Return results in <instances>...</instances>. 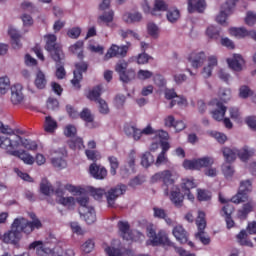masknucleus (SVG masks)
<instances>
[{
  "instance_id": "obj_8",
  "label": "nucleus",
  "mask_w": 256,
  "mask_h": 256,
  "mask_svg": "<svg viewBox=\"0 0 256 256\" xmlns=\"http://www.w3.org/2000/svg\"><path fill=\"white\" fill-rule=\"evenodd\" d=\"M147 235L151 241L153 247H157V245H167L168 247H173L174 243L169 240L167 237V232L164 230H160L158 233L155 232L153 226L147 227Z\"/></svg>"
},
{
  "instance_id": "obj_48",
  "label": "nucleus",
  "mask_w": 256,
  "mask_h": 256,
  "mask_svg": "<svg viewBox=\"0 0 256 256\" xmlns=\"http://www.w3.org/2000/svg\"><path fill=\"white\" fill-rule=\"evenodd\" d=\"M195 187H197V185L195 184V180H193V178L182 179L181 189L183 192L191 191V189H195Z\"/></svg>"
},
{
  "instance_id": "obj_40",
  "label": "nucleus",
  "mask_w": 256,
  "mask_h": 256,
  "mask_svg": "<svg viewBox=\"0 0 256 256\" xmlns=\"http://www.w3.org/2000/svg\"><path fill=\"white\" fill-rule=\"evenodd\" d=\"M57 129V121H55L51 116H46L44 122V130L46 133H55Z\"/></svg>"
},
{
  "instance_id": "obj_9",
  "label": "nucleus",
  "mask_w": 256,
  "mask_h": 256,
  "mask_svg": "<svg viewBox=\"0 0 256 256\" xmlns=\"http://www.w3.org/2000/svg\"><path fill=\"white\" fill-rule=\"evenodd\" d=\"M127 67H129V63H127V61L125 60H120L115 66V71L116 73H118L120 81H122V83H129L133 81L135 77H137V73H135V70H127Z\"/></svg>"
},
{
  "instance_id": "obj_56",
  "label": "nucleus",
  "mask_w": 256,
  "mask_h": 256,
  "mask_svg": "<svg viewBox=\"0 0 256 256\" xmlns=\"http://www.w3.org/2000/svg\"><path fill=\"white\" fill-rule=\"evenodd\" d=\"M51 163L56 169H65L67 167V161L63 158H52Z\"/></svg>"
},
{
  "instance_id": "obj_31",
  "label": "nucleus",
  "mask_w": 256,
  "mask_h": 256,
  "mask_svg": "<svg viewBox=\"0 0 256 256\" xmlns=\"http://www.w3.org/2000/svg\"><path fill=\"white\" fill-rule=\"evenodd\" d=\"M78 205L80 206L78 211L80 215L85 214V211L91 209L92 207L89 206V196L87 195H80L76 198Z\"/></svg>"
},
{
  "instance_id": "obj_7",
  "label": "nucleus",
  "mask_w": 256,
  "mask_h": 256,
  "mask_svg": "<svg viewBox=\"0 0 256 256\" xmlns=\"http://www.w3.org/2000/svg\"><path fill=\"white\" fill-rule=\"evenodd\" d=\"M163 182L164 194L169 196V189H175V180L170 170L158 172L151 177V183Z\"/></svg>"
},
{
  "instance_id": "obj_41",
  "label": "nucleus",
  "mask_w": 256,
  "mask_h": 256,
  "mask_svg": "<svg viewBox=\"0 0 256 256\" xmlns=\"http://www.w3.org/2000/svg\"><path fill=\"white\" fill-rule=\"evenodd\" d=\"M141 19H143V16L139 12L126 13L123 15V21H125V23H139Z\"/></svg>"
},
{
  "instance_id": "obj_63",
  "label": "nucleus",
  "mask_w": 256,
  "mask_h": 256,
  "mask_svg": "<svg viewBox=\"0 0 256 256\" xmlns=\"http://www.w3.org/2000/svg\"><path fill=\"white\" fill-rule=\"evenodd\" d=\"M67 35L70 39H79L81 36V29L79 27H73L67 31Z\"/></svg>"
},
{
  "instance_id": "obj_26",
  "label": "nucleus",
  "mask_w": 256,
  "mask_h": 256,
  "mask_svg": "<svg viewBox=\"0 0 256 256\" xmlns=\"http://www.w3.org/2000/svg\"><path fill=\"white\" fill-rule=\"evenodd\" d=\"M227 63L230 69H233V71H241L243 69V64L245 63V60L241 55L234 54L232 59H227Z\"/></svg>"
},
{
  "instance_id": "obj_12",
  "label": "nucleus",
  "mask_w": 256,
  "mask_h": 256,
  "mask_svg": "<svg viewBox=\"0 0 256 256\" xmlns=\"http://www.w3.org/2000/svg\"><path fill=\"white\" fill-rule=\"evenodd\" d=\"M75 70L73 71L74 78L71 80L73 87L81 89V81H83V73H87L89 63L85 61L76 62Z\"/></svg>"
},
{
  "instance_id": "obj_32",
  "label": "nucleus",
  "mask_w": 256,
  "mask_h": 256,
  "mask_svg": "<svg viewBox=\"0 0 256 256\" xmlns=\"http://www.w3.org/2000/svg\"><path fill=\"white\" fill-rule=\"evenodd\" d=\"M40 193H42V195H45L46 197H49L51 193H55V189H53V185H51V182H49L47 178H43L40 183Z\"/></svg>"
},
{
  "instance_id": "obj_24",
  "label": "nucleus",
  "mask_w": 256,
  "mask_h": 256,
  "mask_svg": "<svg viewBox=\"0 0 256 256\" xmlns=\"http://www.w3.org/2000/svg\"><path fill=\"white\" fill-rule=\"evenodd\" d=\"M105 253L108 256H133L135 252L131 249L115 248L113 246H108L105 248Z\"/></svg>"
},
{
  "instance_id": "obj_44",
  "label": "nucleus",
  "mask_w": 256,
  "mask_h": 256,
  "mask_svg": "<svg viewBox=\"0 0 256 256\" xmlns=\"http://www.w3.org/2000/svg\"><path fill=\"white\" fill-rule=\"evenodd\" d=\"M166 17L170 23H177V20L181 17V12L177 8H170L167 10Z\"/></svg>"
},
{
  "instance_id": "obj_19",
  "label": "nucleus",
  "mask_w": 256,
  "mask_h": 256,
  "mask_svg": "<svg viewBox=\"0 0 256 256\" xmlns=\"http://www.w3.org/2000/svg\"><path fill=\"white\" fill-rule=\"evenodd\" d=\"M169 198L171 203H173V205L176 206L178 209H180V207H183V201L185 200V196L181 193V189H179V186L171 189Z\"/></svg>"
},
{
  "instance_id": "obj_22",
  "label": "nucleus",
  "mask_w": 256,
  "mask_h": 256,
  "mask_svg": "<svg viewBox=\"0 0 256 256\" xmlns=\"http://www.w3.org/2000/svg\"><path fill=\"white\" fill-rule=\"evenodd\" d=\"M89 173L94 179L102 180L107 177V169L103 166L97 165V163H92L89 167Z\"/></svg>"
},
{
  "instance_id": "obj_61",
  "label": "nucleus",
  "mask_w": 256,
  "mask_h": 256,
  "mask_svg": "<svg viewBox=\"0 0 256 256\" xmlns=\"http://www.w3.org/2000/svg\"><path fill=\"white\" fill-rule=\"evenodd\" d=\"M125 101H127V97L123 94L116 95L114 99V104L117 109H121L123 105H125Z\"/></svg>"
},
{
  "instance_id": "obj_3",
  "label": "nucleus",
  "mask_w": 256,
  "mask_h": 256,
  "mask_svg": "<svg viewBox=\"0 0 256 256\" xmlns=\"http://www.w3.org/2000/svg\"><path fill=\"white\" fill-rule=\"evenodd\" d=\"M44 39L46 41L45 49L49 52L51 59L57 64L65 61V53H63L61 44L57 43V36L55 34H46Z\"/></svg>"
},
{
  "instance_id": "obj_50",
  "label": "nucleus",
  "mask_w": 256,
  "mask_h": 256,
  "mask_svg": "<svg viewBox=\"0 0 256 256\" xmlns=\"http://www.w3.org/2000/svg\"><path fill=\"white\" fill-rule=\"evenodd\" d=\"M222 173H223L224 177H226V178L233 177V175L235 173V169L231 165V162L226 161L222 165Z\"/></svg>"
},
{
  "instance_id": "obj_25",
  "label": "nucleus",
  "mask_w": 256,
  "mask_h": 256,
  "mask_svg": "<svg viewBox=\"0 0 256 256\" xmlns=\"http://www.w3.org/2000/svg\"><path fill=\"white\" fill-rule=\"evenodd\" d=\"M117 225L122 239L125 241H132L133 234H131V226L129 225V222L119 221Z\"/></svg>"
},
{
  "instance_id": "obj_33",
  "label": "nucleus",
  "mask_w": 256,
  "mask_h": 256,
  "mask_svg": "<svg viewBox=\"0 0 256 256\" xmlns=\"http://www.w3.org/2000/svg\"><path fill=\"white\" fill-rule=\"evenodd\" d=\"M80 217H83L87 225H93V223L97 221V214L95 213V208H88V210H86L84 214H80Z\"/></svg>"
},
{
  "instance_id": "obj_51",
  "label": "nucleus",
  "mask_w": 256,
  "mask_h": 256,
  "mask_svg": "<svg viewBox=\"0 0 256 256\" xmlns=\"http://www.w3.org/2000/svg\"><path fill=\"white\" fill-rule=\"evenodd\" d=\"M85 155H86L87 159L89 161H93V163H97V161H99V159H101V154L99 153V151H96V150L86 149Z\"/></svg>"
},
{
  "instance_id": "obj_1",
  "label": "nucleus",
  "mask_w": 256,
  "mask_h": 256,
  "mask_svg": "<svg viewBox=\"0 0 256 256\" xmlns=\"http://www.w3.org/2000/svg\"><path fill=\"white\" fill-rule=\"evenodd\" d=\"M28 249L29 251L36 250V255L38 256H75V251L71 248L66 249L63 253V248L61 245L58 244L55 248L51 249L41 240L30 243Z\"/></svg>"
},
{
  "instance_id": "obj_18",
  "label": "nucleus",
  "mask_w": 256,
  "mask_h": 256,
  "mask_svg": "<svg viewBox=\"0 0 256 256\" xmlns=\"http://www.w3.org/2000/svg\"><path fill=\"white\" fill-rule=\"evenodd\" d=\"M10 89V100L12 105H21V103L25 100V95L23 94V86L21 84H15Z\"/></svg>"
},
{
  "instance_id": "obj_30",
  "label": "nucleus",
  "mask_w": 256,
  "mask_h": 256,
  "mask_svg": "<svg viewBox=\"0 0 256 256\" xmlns=\"http://www.w3.org/2000/svg\"><path fill=\"white\" fill-rule=\"evenodd\" d=\"M102 93H103V86L97 85L88 92L87 99H89L90 101H94V103H97L101 101Z\"/></svg>"
},
{
  "instance_id": "obj_42",
  "label": "nucleus",
  "mask_w": 256,
  "mask_h": 256,
  "mask_svg": "<svg viewBox=\"0 0 256 256\" xmlns=\"http://www.w3.org/2000/svg\"><path fill=\"white\" fill-rule=\"evenodd\" d=\"M253 211V203L248 202L242 206V209L238 210L239 219H247V215Z\"/></svg>"
},
{
  "instance_id": "obj_20",
  "label": "nucleus",
  "mask_w": 256,
  "mask_h": 256,
  "mask_svg": "<svg viewBox=\"0 0 256 256\" xmlns=\"http://www.w3.org/2000/svg\"><path fill=\"white\" fill-rule=\"evenodd\" d=\"M205 59H207L205 52H192L188 57V61L194 69H199L205 63Z\"/></svg>"
},
{
  "instance_id": "obj_4",
  "label": "nucleus",
  "mask_w": 256,
  "mask_h": 256,
  "mask_svg": "<svg viewBox=\"0 0 256 256\" xmlns=\"http://www.w3.org/2000/svg\"><path fill=\"white\" fill-rule=\"evenodd\" d=\"M9 145H11V139L9 137L0 136V147L1 149H5L8 155L18 157L25 165H33V163H35V158L27 153V151H19L16 148H11Z\"/></svg>"
},
{
  "instance_id": "obj_36",
  "label": "nucleus",
  "mask_w": 256,
  "mask_h": 256,
  "mask_svg": "<svg viewBox=\"0 0 256 256\" xmlns=\"http://www.w3.org/2000/svg\"><path fill=\"white\" fill-rule=\"evenodd\" d=\"M67 145L72 151H76V149H85V144L81 137L71 138L67 141Z\"/></svg>"
},
{
  "instance_id": "obj_59",
  "label": "nucleus",
  "mask_w": 256,
  "mask_h": 256,
  "mask_svg": "<svg viewBox=\"0 0 256 256\" xmlns=\"http://www.w3.org/2000/svg\"><path fill=\"white\" fill-rule=\"evenodd\" d=\"M119 35L122 37V39H127V37H134V39H139V34L134 32L133 30H119Z\"/></svg>"
},
{
  "instance_id": "obj_58",
  "label": "nucleus",
  "mask_w": 256,
  "mask_h": 256,
  "mask_svg": "<svg viewBox=\"0 0 256 256\" xmlns=\"http://www.w3.org/2000/svg\"><path fill=\"white\" fill-rule=\"evenodd\" d=\"M153 77V72L149 70H139L137 73V78L140 81H147V79H151Z\"/></svg>"
},
{
  "instance_id": "obj_35",
  "label": "nucleus",
  "mask_w": 256,
  "mask_h": 256,
  "mask_svg": "<svg viewBox=\"0 0 256 256\" xmlns=\"http://www.w3.org/2000/svg\"><path fill=\"white\" fill-rule=\"evenodd\" d=\"M80 119L82 121L86 122V126L89 127L90 129H93V126H90L89 123H93L95 121V118L93 117V114H91V110L89 108H84L80 113H79Z\"/></svg>"
},
{
  "instance_id": "obj_52",
  "label": "nucleus",
  "mask_w": 256,
  "mask_h": 256,
  "mask_svg": "<svg viewBox=\"0 0 256 256\" xmlns=\"http://www.w3.org/2000/svg\"><path fill=\"white\" fill-rule=\"evenodd\" d=\"M11 87V80H9V77L4 76L0 78V93L2 95H5L7 93V89Z\"/></svg>"
},
{
  "instance_id": "obj_23",
  "label": "nucleus",
  "mask_w": 256,
  "mask_h": 256,
  "mask_svg": "<svg viewBox=\"0 0 256 256\" xmlns=\"http://www.w3.org/2000/svg\"><path fill=\"white\" fill-rule=\"evenodd\" d=\"M8 35L11 38V45L13 49H21L23 47V44H21V33H19V30L15 29L13 26H9L8 28Z\"/></svg>"
},
{
  "instance_id": "obj_39",
  "label": "nucleus",
  "mask_w": 256,
  "mask_h": 256,
  "mask_svg": "<svg viewBox=\"0 0 256 256\" xmlns=\"http://www.w3.org/2000/svg\"><path fill=\"white\" fill-rule=\"evenodd\" d=\"M237 242L239 245L246 247H253V242L247 239V231L241 230L238 235H236Z\"/></svg>"
},
{
  "instance_id": "obj_14",
  "label": "nucleus",
  "mask_w": 256,
  "mask_h": 256,
  "mask_svg": "<svg viewBox=\"0 0 256 256\" xmlns=\"http://www.w3.org/2000/svg\"><path fill=\"white\" fill-rule=\"evenodd\" d=\"M253 189V185L251 184V180L242 181L240 183V188L238 193L231 198V202L239 205V203H245L248 199L247 193H249Z\"/></svg>"
},
{
  "instance_id": "obj_49",
  "label": "nucleus",
  "mask_w": 256,
  "mask_h": 256,
  "mask_svg": "<svg viewBox=\"0 0 256 256\" xmlns=\"http://www.w3.org/2000/svg\"><path fill=\"white\" fill-rule=\"evenodd\" d=\"M114 17L115 12H113V10H110L108 12H105L103 15H100L99 21H102V23H106L107 27H109V23H113Z\"/></svg>"
},
{
  "instance_id": "obj_29",
  "label": "nucleus",
  "mask_w": 256,
  "mask_h": 256,
  "mask_svg": "<svg viewBox=\"0 0 256 256\" xmlns=\"http://www.w3.org/2000/svg\"><path fill=\"white\" fill-rule=\"evenodd\" d=\"M218 61L216 56L208 57V65L203 68L202 75L208 79L213 73V67H217Z\"/></svg>"
},
{
  "instance_id": "obj_57",
  "label": "nucleus",
  "mask_w": 256,
  "mask_h": 256,
  "mask_svg": "<svg viewBox=\"0 0 256 256\" xmlns=\"http://www.w3.org/2000/svg\"><path fill=\"white\" fill-rule=\"evenodd\" d=\"M96 103H98L99 105L98 109L101 115H109V105L107 104V101H105L104 99H101Z\"/></svg>"
},
{
  "instance_id": "obj_2",
  "label": "nucleus",
  "mask_w": 256,
  "mask_h": 256,
  "mask_svg": "<svg viewBox=\"0 0 256 256\" xmlns=\"http://www.w3.org/2000/svg\"><path fill=\"white\" fill-rule=\"evenodd\" d=\"M89 191L90 195H92L96 201L103 199V195H105L108 207H114L117 198L120 197V195H124V193H126L127 186L125 184H120L114 188H111L108 192H105V189L91 187Z\"/></svg>"
},
{
  "instance_id": "obj_60",
  "label": "nucleus",
  "mask_w": 256,
  "mask_h": 256,
  "mask_svg": "<svg viewBox=\"0 0 256 256\" xmlns=\"http://www.w3.org/2000/svg\"><path fill=\"white\" fill-rule=\"evenodd\" d=\"M235 212V207L232 204H226L222 208V217H231Z\"/></svg>"
},
{
  "instance_id": "obj_21",
  "label": "nucleus",
  "mask_w": 256,
  "mask_h": 256,
  "mask_svg": "<svg viewBox=\"0 0 256 256\" xmlns=\"http://www.w3.org/2000/svg\"><path fill=\"white\" fill-rule=\"evenodd\" d=\"M172 234L175 237L176 241H178L182 245H185V243L189 241V233L181 225L175 226L172 230Z\"/></svg>"
},
{
  "instance_id": "obj_38",
  "label": "nucleus",
  "mask_w": 256,
  "mask_h": 256,
  "mask_svg": "<svg viewBox=\"0 0 256 256\" xmlns=\"http://www.w3.org/2000/svg\"><path fill=\"white\" fill-rule=\"evenodd\" d=\"M229 33L233 37H237V39H243L249 36V30H246L243 27H240V28L232 27L229 29Z\"/></svg>"
},
{
  "instance_id": "obj_17",
  "label": "nucleus",
  "mask_w": 256,
  "mask_h": 256,
  "mask_svg": "<svg viewBox=\"0 0 256 256\" xmlns=\"http://www.w3.org/2000/svg\"><path fill=\"white\" fill-rule=\"evenodd\" d=\"M16 219L19 220L20 227H22L21 231H23V233L26 235H31L35 229H41V227H43V223H41V220L39 219L32 221H29L23 217Z\"/></svg>"
},
{
  "instance_id": "obj_64",
  "label": "nucleus",
  "mask_w": 256,
  "mask_h": 256,
  "mask_svg": "<svg viewBox=\"0 0 256 256\" xmlns=\"http://www.w3.org/2000/svg\"><path fill=\"white\" fill-rule=\"evenodd\" d=\"M95 248V243L93 240H87L84 244H82L81 249L83 253H91Z\"/></svg>"
},
{
  "instance_id": "obj_46",
  "label": "nucleus",
  "mask_w": 256,
  "mask_h": 256,
  "mask_svg": "<svg viewBox=\"0 0 256 256\" xmlns=\"http://www.w3.org/2000/svg\"><path fill=\"white\" fill-rule=\"evenodd\" d=\"M108 162L110 165V173L111 175H117V170L119 169V159L115 156H109Z\"/></svg>"
},
{
  "instance_id": "obj_6",
  "label": "nucleus",
  "mask_w": 256,
  "mask_h": 256,
  "mask_svg": "<svg viewBox=\"0 0 256 256\" xmlns=\"http://www.w3.org/2000/svg\"><path fill=\"white\" fill-rule=\"evenodd\" d=\"M21 224H19V220L16 218L14 219L11 230L4 233L2 236L3 243L7 245H19V241H21L23 230H21Z\"/></svg>"
},
{
  "instance_id": "obj_55",
  "label": "nucleus",
  "mask_w": 256,
  "mask_h": 256,
  "mask_svg": "<svg viewBox=\"0 0 256 256\" xmlns=\"http://www.w3.org/2000/svg\"><path fill=\"white\" fill-rule=\"evenodd\" d=\"M56 63V77L57 79H65V75H67V72L65 71V67L63 66V60H60V62Z\"/></svg>"
},
{
  "instance_id": "obj_16",
  "label": "nucleus",
  "mask_w": 256,
  "mask_h": 256,
  "mask_svg": "<svg viewBox=\"0 0 256 256\" xmlns=\"http://www.w3.org/2000/svg\"><path fill=\"white\" fill-rule=\"evenodd\" d=\"M21 145L22 147H24V149H27L28 151H36L38 147L36 141L23 139L19 135H14V139H10V145L8 146L11 147L12 149H19Z\"/></svg>"
},
{
  "instance_id": "obj_11",
  "label": "nucleus",
  "mask_w": 256,
  "mask_h": 256,
  "mask_svg": "<svg viewBox=\"0 0 256 256\" xmlns=\"http://www.w3.org/2000/svg\"><path fill=\"white\" fill-rule=\"evenodd\" d=\"M213 163H215V161L212 157H203L196 160H184L183 167L191 171H199V169H203V167H211Z\"/></svg>"
},
{
  "instance_id": "obj_47",
  "label": "nucleus",
  "mask_w": 256,
  "mask_h": 256,
  "mask_svg": "<svg viewBox=\"0 0 256 256\" xmlns=\"http://www.w3.org/2000/svg\"><path fill=\"white\" fill-rule=\"evenodd\" d=\"M206 35L209 39H219L221 37V28L209 26L206 30Z\"/></svg>"
},
{
  "instance_id": "obj_45",
  "label": "nucleus",
  "mask_w": 256,
  "mask_h": 256,
  "mask_svg": "<svg viewBox=\"0 0 256 256\" xmlns=\"http://www.w3.org/2000/svg\"><path fill=\"white\" fill-rule=\"evenodd\" d=\"M169 5L165 3L164 0H155L154 8L151 10V15H155L156 11H168Z\"/></svg>"
},
{
  "instance_id": "obj_54",
  "label": "nucleus",
  "mask_w": 256,
  "mask_h": 256,
  "mask_svg": "<svg viewBox=\"0 0 256 256\" xmlns=\"http://www.w3.org/2000/svg\"><path fill=\"white\" fill-rule=\"evenodd\" d=\"M198 201H211V192L205 189L197 190Z\"/></svg>"
},
{
  "instance_id": "obj_28",
  "label": "nucleus",
  "mask_w": 256,
  "mask_h": 256,
  "mask_svg": "<svg viewBox=\"0 0 256 256\" xmlns=\"http://www.w3.org/2000/svg\"><path fill=\"white\" fill-rule=\"evenodd\" d=\"M216 109L211 112V115L215 121H223L225 113H227V107L222 104V102L216 103Z\"/></svg>"
},
{
  "instance_id": "obj_15",
  "label": "nucleus",
  "mask_w": 256,
  "mask_h": 256,
  "mask_svg": "<svg viewBox=\"0 0 256 256\" xmlns=\"http://www.w3.org/2000/svg\"><path fill=\"white\" fill-rule=\"evenodd\" d=\"M239 0H226V2L221 6L219 15L216 17L217 23L220 25H225L227 23V17L233 13L235 6Z\"/></svg>"
},
{
  "instance_id": "obj_37",
  "label": "nucleus",
  "mask_w": 256,
  "mask_h": 256,
  "mask_svg": "<svg viewBox=\"0 0 256 256\" xmlns=\"http://www.w3.org/2000/svg\"><path fill=\"white\" fill-rule=\"evenodd\" d=\"M34 85L37 87V89H45L47 86V78L45 77L43 71L39 70L37 72Z\"/></svg>"
},
{
  "instance_id": "obj_27",
  "label": "nucleus",
  "mask_w": 256,
  "mask_h": 256,
  "mask_svg": "<svg viewBox=\"0 0 256 256\" xmlns=\"http://www.w3.org/2000/svg\"><path fill=\"white\" fill-rule=\"evenodd\" d=\"M195 1L196 0H188L189 13H195V11H197V13H203L207 7V3L205 0H198L196 3Z\"/></svg>"
},
{
  "instance_id": "obj_34",
  "label": "nucleus",
  "mask_w": 256,
  "mask_h": 256,
  "mask_svg": "<svg viewBox=\"0 0 256 256\" xmlns=\"http://www.w3.org/2000/svg\"><path fill=\"white\" fill-rule=\"evenodd\" d=\"M69 51L73 53L74 55H77V58L80 59V61H83V58L85 55L83 54V42L77 41L75 44L71 45L69 47Z\"/></svg>"
},
{
  "instance_id": "obj_62",
  "label": "nucleus",
  "mask_w": 256,
  "mask_h": 256,
  "mask_svg": "<svg viewBox=\"0 0 256 256\" xmlns=\"http://www.w3.org/2000/svg\"><path fill=\"white\" fill-rule=\"evenodd\" d=\"M166 214H167V211H165V209L163 208H159V207L153 208V217L155 219H165Z\"/></svg>"
},
{
  "instance_id": "obj_13",
  "label": "nucleus",
  "mask_w": 256,
  "mask_h": 256,
  "mask_svg": "<svg viewBox=\"0 0 256 256\" xmlns=\"http://www.w3.org/2000/svg\"><path fill=\"white\" fill-rule=\"evenodd\" d=\"M129 47H131V42H127L126 45L118 46L117 44H112L104 56V61H109L113 57H127L129 52Z\"/></svg>"
},
{
  "instance_id": "obj_53",
  "label": "nucleus",
  "mask_w": 256,
  "mask_h": 256,
  "mask_svg": "<svg viewBox=\"0 0 256 256\" xmlns=\"http://www.w3.org/2000/svg\"><path fill=\"white\" fill-rule=\"evenodd\" d=\"M60 205H63L64 207H68V209H73L75 207V198L70 197H61L58 201Z\"/></svg>"
},
{
  "instance_id": "obj_43",
  "label": "nucleus",
  "mask_w": 256,
  "mask_h": 256,
  "mask_svg": "<svg viewBox=\"0 0 256 256\" xmlns=\"http://www.w3.org/2000/svg\"><path fill=\"white\" fill-rule=\"evenodd\" d=\"M153 163H155V157L153 156V154H151V152H145L141 158L142 167H145L147 169V167H151Z\"/></svg>"
},
{
  "instance_id": "obj_10",
  "label": "nucleus",
  "mask_w": 256,
  "mask_h": 256,
  "mask_svg": "<svg viewBox=\"0 0 256 256\" xmlns=\"http://www.w3.org/2000/svg\"><path fill=\"white\" fill-rule=\"evenodd\" d=\"M196 225L198 228L196 239H199L201 243H203V245H209L211 243V238L205 236V228L207 227V220H205V212H198V216L196 218Z\"/></svg>"
},
{
  "instance_id": "obj_5",
  "label": "nucleus",
  "mask_w": 256,
  "mask_h": 256,
  "mask_svg": "<svg viewBox=\"0 0 256 256\" xmlns=\"http://www.w3.org/2000/svg\"><path fill=\"white\" fill-rule=\"evenodd\" d=\"M222 153L225 161H227L228 163H233V161L237 159V155L239 159H241L245 163L249 161L250 157H253V155H255V150H249V147L247 146H244L240 150H233L229 147H224L222 149Z\"/></svg>"
}]
</instances>
